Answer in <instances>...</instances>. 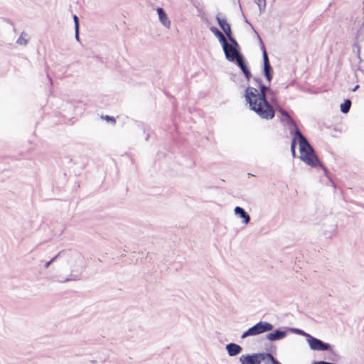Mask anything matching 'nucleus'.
<instances>
[{
    "mask_svg": "<svg viewBox=\"0 0 364 364\" xmlns=\"http://www.w3.org/2000/svg\"><path fill=\"white\" fill-rule=\"evenodd\" d=\"M259 92L256 87L248 86L245 90V100L250 105L251 110L254 111L260 118L272 119L274 117L275 111L272 105L267 100L266 92H272L263 83L258 86Z\"/></svg>",
    "mask_w": 364,
    "mask_h": 364,
    "instance_id": "f257e3e1",
    "label": "nucleus"
},
{
    "mask_svg": "<svg viewBox=\"0 0 364 364\" xmlns=\"http://www.w3.org/2000/svg\"><path fill=\"white\" fill-rule=\"evenodd\" d=\"M296 135L299 138L300 159L311 167L319 166L327 173V168L320 163L314 149L299 129L296 130Z\"/></svg>",
    "mask_w": 364,
    "mask_h": 364,
    "instance_id": "f03ea898",
    "label": "nucleus"
},
{
    "mask_svg": "<svg viewBox=\"0 0 364 364\" xmlns=\"http://www.w3.org/2000/svg\"><path fill=\"white\" fill-rule=\"evenodd\" d=\"M273 328V325L267 321H259L245 331L241 336V338L244 339L248 336H257L268 332L272 331Z\"/></svg>",
    "mask_w": 364,
    "mask_h": 364,
    "instance_id": "7ed1b4c3",
    "label": "nucleus"
},
{
    "mask_svg": "<svg viewBox=\"0 0 364 364\" xmlns=\"http://www.w3.org/2000/svg\"><path fill=\"white\" fill-rule=\"evenodd\" d=\"M306 342L308 343L309 348L312 350L332 351L333 350L332 345L328 343H325L323 341L312 336L311 335L308 336Z\"/></svg>",
    "mask_w": 364,
    "mask_h": 364,
    "instance_id": "20e7f679",
    "label": "nucleus"
},
{
    "mask_svg": "<svg viewBox=\"0 0 364 364\" xmlns=\"http://www.w3.org/2000/svg\"><path fill=\"white\" fill-rule=\"evenodd\" d=\"M259 40L260 42V47L262 51V58H263V72L265 78L267 80L270 82L273 77V69L270 65L269 60L268 58V55L265 47L262 41V39L259 37Z\"/></svg>",
    "mask_w": 364,
    "mask_h": 364,
    "instance_id": "39448f33",
    "label": "nucleus"
},
{
    "mask_svg": "<svg viewBox=\"0 0 364 364\" xmlns=\"http://www.w3.org/2000/svg\"><path fill=\"white\" fill-rule=\"evenodd\" d=\"M262 353L242 355L240 358L241 364H260L262 361Z\"/></svg>",
    "mask_w": 364,
    "mask_h": 364,
    "instance_id": "423d86ee",
    "label": "nucleus"
},
{
    "mask_svg": "<svg viewBox=\"0 0 364 364\" xmlns=\"http://www.w3.org/2000/svg\"><path fill=\"white\" fill-rule=\"evenodd\" d=\"M71 253V255L74 257H77V259H60V261L62 262H65L68 264V265L69 266V268L70 269V270L72 272H75V271H77L78 269V267L79 265L82 263V258L81 257V255H80L79 254H77V253H75V252H73L71 250H69Z\"/></svg>",
    "mask_w": 364,
    "mask_h": 364,
    "instance_id": "0eeeda50",
    "label": "nucleus"
},
{
    "mask_svg": "<svg viewBox=\"0 0 364 364\" xmlns=\"http://www.w3.org/2000/svg\"><path fill=\"white\" fill-rule=\"evenodd\" d=\"M277 110L280 113V114L283 117L281 119L282 122L285 123L289 127H291L290 129H291L293 132H294V130L299 129L296 122L294 121V119L286 110L281 108L280 107H279L277 109Z\"/></svg>",
    "mask_w": 364,
    "mask_h": 364,
    "instance_id": "6e6552de",
    "label": "nucleus"
},
{
    "mask_svg": "<svg viewBox=\"0 0 364 364\" xmlns=\"http://www.w3.org/2000/svg\"><path fill=\"white\" fill-rule=\"evenodd\" d=\"M77 259V257H74L71 255L70 252L68 250H62L59 252L55 257H53L50 261L47 262L45 264V267L47 269L50 267V265L54 262H57L58 260H60V259Z\"/></svg>",
    "mask_w": 364,
    "mask_h": 364,
    "instance_id": "1a4fd4ad",
    "label": "nucleus"
},
{
    "mask_svg": "<svg viewBox=\"0 0 364 364\" xmlns=\"http://www.w3.org/2000/svg\"><path fill=\"white\" fill-rule=\"evenodd\" d=\"M216 20L220 28L224 31L227 36L232 35L230 25L227 22L225 18H221L220 14L216 16Z\"/></svg>",
    "mask_w": 364,
    "mask_h": 364,
    "instance_id": "9d476101",
    "label": "nucleus"
},
{
    "mask_svg": "<svg viewBox=\"0 0 364 364\" xmlns=\"http://www.w3.org/2000/svg\"><path fill=\"white\" fill-rule=\"evenodd\" d=\"M223 50L224 51L226 59L230 62H235L237 58L241 55L240 50H237L234 48H232L226 46V48Z\"/></svg>",
    "mask_w": 364,
    "mask_h": 364,
    "instance_id": "9b49d317",
    "label": "nucleus"
},
{
    "mask_svg": "<svg viewBox=\"0 0 364 364\" xmlns=\"http://www.w3.org/2000/svg\"><path fill=\"white\" fill-rule=\"evenodd\" d=\"M287 332L281 329H277L273 332L269 333L266 336V338L270 341H276L282 340L287 336Z\"/></svg>",
    "mask_w": 364,
    "mask_h": 364,
    "instance_id": "f8f14e48",
    "label": "nucleus"
},
{
    "mask_svg": "<svg viewBox=\"0 0 364 364\" xmlns=\"http://www.w3.org/2000/svg\"><path fill=\"white\" fill-rule=\"evenodd\" d=\"M234 213L235 215L242 219V223L243 224L247 225L250 222V215L242 208L240 206L235 207L234 209Z\"/></svg>",
    "mask_w": 364,
    "mask_h": 364,
    "instance_id": "ddd939ff",
    "label": "nucleus"
},
{
    "mask_svg": "<svg viewBox=\"0 0 364 364\" xmlns=\"http://www.w3.org/2000/svg\"><path fill=\"white\" fill-rule=\"evenodd\" d=\"M225 348L230 356H235L240 354L242 350V348L240 345L234 343L227 344Z\"/></svg>",
    "mask_w": 364,
    "mask_h": 364,
    "instance_id": "4468645a",
    "label": "nucleus"
},
{
    "mask_svg": "<svg viewBox=\"0 0 364 364\" xmlns=\"http://www.w3.org/2000/svg\"><path fill=\"white\" fill-rule=\"evenodd\" d=\"M161 23L167 28H170L171 22L168 20L167 15L162 8H158L156 9Z\"/></svg>",
    "mask_w": 364,
    "mask_h": 364,
    "instance_id": "2eb2a0df",
    "label": "nucleus"
},
{
    "mask_svg": "<svg viewBox=\"0 0 364 364\" xmlns=\"http://www.w3.org/2000/svg\"><path fill=\"white\" fill-rule=\"evenodd\" d=\"M264 364H282L271 353H262Z\"/></svg>",
    "mask_w": 364,
    "mask_h": 364,
    "instance_id": "dca6fc26",
    "label": "nucleus"
},
{
    "mask_svg": "<svg viewBox=\"0 0 364 364\" xmlns=\"http://www.w3.org/2000/svg\"><path fill=\"white\" fill-rule=\"evenodd\" d=\"M290 133L294 135V137H293V139L291 141V151L293 157H295L296 156L295 147H296V142L299 143V138L296 135V130H294V132H293V130L291 129H290Z\"/></svg>",
    "mask_w": 364,
    "mask_h": 364,
    "instance_id": "f3484780",
    "label": "nucleus"
},
{
    "mask_svg": "<svg viewBox=\"0 0 364 364\" xmlns=\"http://www.w3.org/2000/svg\"><path fill=\"white\" fill-rule=\"evenodd\" d=\"M27 37L28 35L24 32H22L20 36L16 40V43L20 46H26L28 42Z\"/></svg>",
    "mask_w": 364,
    "mask_h": 364,
    "instance_id": "a211bd4d",
    "label": "nucleus"
},
{
    "mask_svg": "<svg viewBox=\"0 0 364 364\" xmlns=\"http://www.w3.org/2000/svg\"><path fill=\"white\" fill-rule=\"evenodd\" d=\"M351 106V101L350 100H346L341 105V111L346 114L349 112Z\"/></svg>",
    "mask_w": 364,
    "mask_h": 364,
    "instance_id": "6ab92c4d",
    "label": "nucleus"
},
{
    "mask_svg": "<svg viewBox=\"0 0 364 364\" xmlns=\"http://www.w3.org/2000/svg\"><path fill=\"white\" fill-rule=\"evenodd\" d=\"M227 37L230 41V43L228 44V46L232 48H234L237 50H240V46L236 40L234 38L232 34Z\"/></svg>",
    "mask_w": 364,
    "mask_h": 364,
    "instance_id": "aec40b11",
    "label": "nucleus"
},
{
    "mask_svg": "<svg viewBox=\"0 0 364 364\" xmlns=\"http://www.w3.org/2000/svg\"><path fill=\"white\" fill-rule=\"evenodd\" d=\"M227 37L230 41V43L228 44V46L232 48H234L237 50H240V46L236 40L234 38L232 34Z\"/></svg>",
    "mask_w": 364,
    "mask_h": 364,
    "instance_id": "412c9836",
    "label": "nucleus"
},
{
    "mask_svg": "<svg viewBox=\"0 0 364 364\" xmlns=\"http://www.w3.org/2000/svg\"><path fill=\"white\" fill-rule=\"evenodd\" d=\"M254 2L258 6L260 14L265 11L266 0H254Z\"/></svg>",
    "mask_w": 364,
    "mask_h": 364,
    "instance_id": "4be33fe9",
    "label": "nucleus"
},
{
    "mask_svg": "<svg viewBox=\"0 0 364 364\" xmlns=\"http://www.w3.org/2000/svg\"><path fill=\"white\" fill-rule=\"evenodd\" d=\"M240 69L242 71V73H244L245 77L247 79V80L249 81L252 77V74H251V72L250 71L249 68H247V65H244Z\"/></svg>",
    "mask_w": 364,
    "mask_h": 364,
    "instance_id": "5701e85b",
    "label": "nucleus"
},
{
    "mask_svg": "<svg viewBox=\"0 0 364 364\" xmlns=\"http://www.w3.org/2000/svg\"><path fill=\"white\" fill-rule=\"evenodd\" d=\"M291 331L294 333H296L298 335L304 336L306 338V339L308 338V336H310V334L306 333L304 331L299 329V328H291Z\"/></svg>",
    "mask_w": 364,
    "mask_h": 364,
    "instance_id": "b1692460",
    "label": "nucleus"
},
{
    "mask_svg": "<svg viewBox=\"0 0 364 364\" xmlns=\"http://www.w3.org/2000/svg\"><path fill=\"white\" fill-rule=\"evenodd\" d=\"M235 62H236L237 65L240 67V68L246 65L245 59L242 54L237 58Z\"/></svg>",
    "mask_w": 364,
    "mask_h": 364,
    "instance_id": "393cba45",
    "label": "nucleus"
},
{
    "mask_svg": "<svg viewBox=\"0 0 364 364\" xmlns=\"http://www.w3.org/2000/svg\"><path fill=\"white\" fill-rule=\"evenodd\" d=\"M218 39L219 42L220 43L222 47H223V49L225 48L226 46H228V43L223 34L221 35L220 36H219Z\"/></svg>",
    "mask_w": 364,
    "mask_h": 364,
    "instance_id": "a878e982",
    "label": "nucleus"
},
{
    "mask_svg": "<svg viewBox=\"0 0 364 364\" xmlns=\"http://www.w3.org/2000/svg\"><path fill=\"white\" fill-rule=\"evenodd\" d=\"M210 31L218 38L219 36L223 35L222 32L218 30L216 27H210Z\"/></svg>",
    "mask_w": 364,
    "mask_h": 364,
    "instance_id": "bb28decb",
    "label": "nucleus"
},
{
    "mask_svg": "<svg viewBox=\"0 0 364 364\" xmlns=\"http://www.w3.org/2000/svg\"><path fill=\"white\" fill-rule=\"evenodd\" d=\"M254 85L255 87L259 86L261 84H262V79L259 77H255L253 78Z\"/></svg>",
    "mask_w": 364,
    "mask_h": 364,
    "instance_id": "cd10ccee",
    "label": "nucleus"
},
{
    "mask_svg": "<svg viewBox=\"0 0 364 364\" xmlns=\"http://www.w3.org/2000/svg\"><path fill=\"white\" fill-rule=\"evenodd\" d=\"M103 119H105L107 122H112L113 124H115V123H116L115 119L114 117H112L106 115L105 117H103Z\"/></svg>",
    "mask_w": 364,
    "mask_h": 364,
    "instance_id": "c85d7f7f",
    "label": "nucleus"
},
{
    "mask_svg": "<svg viewBox=\"0 0 364 364\" xmlns=\"http://www.w3.org/2000/svg\"><path fill=\"white\" fill-rule=\"evenodd\" d=\"M73 21L75 23V28H80L79 18L76 15L73 16Z\"/></svg>",
    "mask_w": 364,
    "mask_h": 364,
    "instance_id": "c756f323",
    "label": "nucleus"
},
{
    "mask_svg": "<svg viewBox=\"0 0 364 364\" xmlns=\"http://www.w3.org/2000/svg\"><path fill=\"white\" fill-rule=\"evenodd\" d=\"M312 364H334V363H331V362L320 360V361H314L312 363Z\"/></svg>",
    "mask_w": 364,
    "mask_h": 364,
    "instance_id": "7c9ffc66",
    "label": "nucleus"
},
{
    "mask_svg": "<svg viewBox=\"0 0 364 364\" xmlns=\"http://www.w3.org/2000/svg\"><path fill=\"white\" fill-rule=\"evenodd\" d=\"M79 31H80V28H75V39L79 41L80 40V37H79Z\"/></svg>",
    "mask_w": 364,
    "mask_h": 364,
    "instance_id": "2f4dec72",
    "label": "nucleus"
},
{
    "mask_svg": "<svg viewBox=\"0 0 364 364\" xmlns=\"http://www.w3.org/2000/svg\"><path fill=\"white\" fill-rule=\"evenodd\" d=\"M359 87V85H355L354 88H353L352 91L355 92L358 88Z\"/></svg>",
    "mask_w": 364,
    "mask_h": 364,
    "instance_id": "473e14b6",
    "label": "nucleus"
}]
</instances>
